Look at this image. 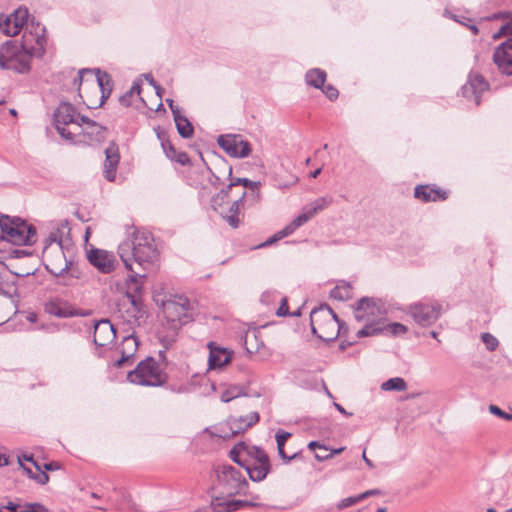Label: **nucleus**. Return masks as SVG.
<instances>
[{
	"instance_id": "39448f33",
	"label": "nucleus",
	"mask_w": 512,
	"mask_h": 512,
	"mask_svg": "<svg viewBox=\"0 0 512 512\" xmlns=\"http://www.w3.org/2000/svg\"><path fill=\"white\" fill-rule=\"evenodd\" d=\"M153 258H121L125 267L131 272L125 281V295L122 302L118 304L119 312H122L127 303H134L135 306L143 301L144 279L146 275L142 270L146 265L151 264Z\"/></svg>"
},
{
	"instance_id": "680f3d73",
	"label": "nucleus",
	"mask_w": 512,
	"mask_h": 512,
	"mask_svg": "<svg viewBox=\"0 0 512 512\" xmlns=\"http://www.w3.org/2000/svg\"><path fill=\"white\" fill-rule=\"evenodd\" d=\"M167 103L169 104L170 110L173 113V111H177L178 114H181L180 108L177 105H174L173 100L167 99Z\"/></svg>"
},
{
	"instance_id": "0e129e2a",
	"label": "nucleus",
	"mask_w": 512,
	"mask_h": 512,
	"mask_svg": "<svg viewBox=\"0 0 512 512\" xmlns=\"http://www.w3.org/2000/svg\"><path fill=\"white\" fill-rule=\"evenodd\" d=\"M26 319L31 322V323H34L37 321V314L34 313V312H30L28 313V315L26 316Z\"/></svg>"
},
{
	"instance_id": "e433bc0d",
	"label": "nucleus",
	"mask_w": 512,
	"mask_h": 512,
	"mask_svg": "<svg viewBox=\"0 0 512 512\" xmlns=\"http://www.w3.org/2000/svg\"><path fill=\"white\" fill-rule=\"evenodd\" d=\"M250 449L251 447L246 446L245 443H239L230 450V458L241 467H244L245 459H242L241 454L245 453L247 455V451Z\"/></svg>"
},
{
	"instance_id": "6ab92c4d",
	"label": "nucleus",
	"mask_w": 512,
	"mask_h": 512,
	"mask_svg": "<svg viewBox=\"0 0 512 512\" xmlns=\"http://www.w3.org/2000/svg\"><path fill=\"white\" fill-rule=\"evenodd\" d=\"M93 342L96 346L104 347L116 338V330L110 320L102 319L93 324Z\"/></svg>"
},
{
	"instance_id": "69168bd1",
	"label": "nucleus",
	"mask_w": 512,
	"mask_h": 512,
	"mask_svg": "<svg viewBox=\"0 0 512 512\" xmlns=\"http://www.w3.org/2000/svg\"><path fill=\"white\" fill-rule=\"evenodd\" d=\"M86 252H87V256H99L98 253H100L101 250L94 249V248H91L90 250H88V248L86 247Z\"/></svg>"
},
{
	"instance_id": "9b49d317",
	"label": "nucleus",
	"mask_w": 512,
	"mask_h": 512,
	"mask_svg": "<svg viewBox=\"0 0 512 512\" xmlns=\"http://www.w3.org/2000/svg\"><path fill=\"white\" fill-rule=\"evenodd\" d=\"M81 117L72 104L61 102L54 112V124L58 133L65 139H74Z\"/></svg>"
},
{
	"instance_id": "58836bf2",
	"label": "nucleus",
	"mask_w": 512,
	"mask_h": 512,
	"mask_svg": "<svg viewBox=\"0 0 512 512\" xmlns=\"http://www.w3.org/2000/svg\"><path fill=\"white\" fill-rule=\"evenodd\" d=\"M19 464L26 471L28 476L35 480L38 484L44 485L49 481V476L46 472L39 469L34 473L30 468L21 463V458H19Z\"/></svg>"
},
{
	"instance_id": "72a5a7b5",
	"label": "nucleus",
	"mask_w": 512,
	"mask_h": 512,
	"mask_svg": "<svg viewBox=\"0 0 512 512\" xmlns=\"http://www.w3.org/2000/svg\"><path fill=\"white\" fill-rule=\"evenodd\" d=\"M245 195L246 192H243L242 196L238 200L233 201L229 209V214L224 217L227 223L233 228H237L239 225L238 214L240 208L243 207V198Z\"/></svg>"
},
{
	"instance_id": "7ed1b4c3",
	"label": "nucleus",
	"mask_w": 512,
	"mask_h": 512,
	"mask_svg": "<svg viewBox=\"0 0 512 512\" xmlns=\"http://www.w3.org/2000/svg\"><path fill=\"white\" fill-rule=\"evenodd\" d=\"M353 313L355 320L364 324L356 332L358 338L374 336L383 331L387 308L381 299L363 297L356 302Z\"/></svg>"
},
{
	"instance_id": "864d4df0",
	"label": "nucleus",
	"mask_w": 512,
	"mask_h": 512,
	"mask_svg": "<svg viewBox=\"0 0 512 512\" xmlns=\"http://www.w3.org/2000/svg\"><path fill=\"white\" fill-rule=\"evenodd\" d=\"M277 450L280 458L284 460L285 463H289L291 460L297 458V456L299 455L298 453H294L293 455L288 456L286 455L284 448H277Z\"/></svg>"
},
{
	"instance_id": "c756f323",
	"label": "nucleus",
	"mask_w": 512,
	"mask_h": 512,
	"mask_svg": "<svg viewBox=\"0 0 512 512\" xmlns=\"http://www.w3.org/2000/svg\"><path fill=\"white\" fill-rule=\"evenodd\" d=\"M129 307L125 309V320L130 324H139L146 315L144 302H139L137 307L134 303H128Z\"/></svg>"
},
{
	"instance_id": "6e6d98bb",
	"label": "nucleus",
	"mask_w": 512,
	"mask_h": 512,
	"mask_svg": "<svg viewBox=\"0 0 512 512\" xmlns=\"http://www.w3.org/2000/svg\"><path fill=\"white\" fill-rule=\"evenodd\" d=\"M488 410L491 414L499 417V418H502L504 417V413L505 411H503L500 407H498L497 405H494V404H491L489 405L488 407Z\"/></svg>"
},
{
	"instance_id": "b1692460",
	"label": "nucleus",
	"mask_w": 512,
	"mask_h": 512,
	"mask_svg": "<svg viewBox=\"0 0 512 512\" xmlns=\"http://www.w3.org/2000/svg\"><path fill=\"white\" fill-rule=\"evenodd\" d=\"M488 88V83L481 75H472L469 77L468 83L463 86V94L468 96L472 93L475 98L476 105L480 103V95Z\"/></svg>"
},
{
	"instance_id": "c85d7f7f",
	"label": "nucleus",
	"mask_w": 512,
	"mask_h": 512,
	"mask_svg": "<svg viewBox=\"0 0 512 512\" xmlns=\"http://www.w3.org/2000/svg\"><path fill=\"white\" fill-rule=\"evenodd\" d=\"M44 265L52 275L61 276L70 269L72 261L71 258H47Z\"/></svg>"
},
{
	"instance_id": "603ef678",
	"label": "nucleus",
	"mask_w": 512,
	"mask_h": 512,
	"mask_svg": "<svg viewBox=\"0 0 512 512\" xmlns=\"http://www.w3.org/2000/svg\"><path fill=\"white\" fill-rule=\"evenodd\" d=\"M172 160L182 165H185L186 163L189 162V157L185 152H176L175 158H173Z\"/></svg>"
},
{
	"instance_id": "052dcab7",
	"label": "nucleus",
	"mask_w": 512,
	"mask_h": 512,
	"mask_svg": "<svg viewBox=\"0 0 512 512\" xmlns=\"http://www.w3.org/2000/svg\"><path fill=\"white\" fill-rule=\"evenodd\" d=\"M5 509H8L10 510L11 512H20L18 511V508H19V505L18 504H15L11 501H9L5 506H4Z\"/></svg>"
},
{
	"instance_id": "6e6552de",
	"label": "nucleus",
	"mask_w": 512,
	"mask_h": 512,
	"mask_svg": "<svg viewBox=\"0 0 512 512\" xmlns=\"http://www.w3.org/2000/svg\"><path fill=\"white\" fill-rule=\"evenodd\" d=\"M75 249L67 221H59L52 224L42 240L43 255L71 256L75 253Z\"/></svg>"
},
{
	"instance_id": "5701e85b",
	"label": "nucleus",
	"mask_w": 512,
	"mask_h": 512,
	"mask_svg": "<svg viewBox=\"0 0 512 512\" xmlns=\"http://www.w3.org/2000/svg\"><path fill=\"white\" fill-rule=\"evenodd\" d=\"M414 196L423 202H436L447 199L448 194L435 185H418L415 188Z\"/></svg>"
},
{
	"instance_id": "f257e3e1",
	"label": "nucleus",
	"mask_w": 512,
	"mask_h": 512,
	"mask_svg": "<svg viewBox=\"0 0 512 512\" xmlns=\"http://www.w3.org/2000/svg\"><path fill=\"white\" fill-rule=\"evenodd\" d=\"M47 40L45 28L39 24L32 29H25L21 44L7 41L0 47V68L19 73L29 70L33 57H41L45 52Z\"/></svg>"
},
{
	"instance_id": "bb28decb",
	"label": "nucleus",
	"mask_w": 512,
	"mask_h": 512,
	"mask_svg": "<svg viewBox=\"0 0 512 512\" xmlns=\"http://www.w3.org/2000/svg\"><path fill=\"white\" fill-rule=\"evenodd\" d=\"M137 347L138 341L136 337H134L133 335H128L124 337L120 346L121 358L116 361L115 365L117 367H120L124 363L128 362L129 359L133 357L134 353L137 350Z\"/></svg>"
},
{
	"instance_id": "e2e57ef3",
	"label": "nucleus",
	"mask_w": 512,
	"mask_h": 512,
	"mask_svg": "<svg viewBox=\"0 0 512 512\" xmlns=\"http://www.w3.org/2000/svg\"><path fill=\"white\" fill-rule=\"evenodd\" d=\"M11 254H12L11 256H25V257L31 256V253L26 252V251H24V250H22V251H19V250H13V251L11 252Z\"/></svg>"
},
{
	"instance_id": "aec40b11",
	"label": "nucleus",
	"mask_w": 512,
	"mask_h": 512,
	"mask_svg": "<svg viewBox=\"0 0 512 512\" xmlns=\"http://www.w3.org/2000/svg\"><path fill=\"white\" fill-rule=\"evenodd\" d=\"M209 349L208 368L209 370L220 369L231 362L233 352L227 348L217 346L210 341L207 344Z\"/></svg>"
},
{
	"instance_id": "de8ad7c7",
	"label": "nucleus",
	"mask_w": 512,
	"mask_h": 512,
	"mask_svg": "<svg viewBox=\"0 0 512 512\" xmlns=\"http://www.w3.org/2000/svg\"><path fill=\"white\" fill-rule=\"evenodd\" d=\"M344 447H340V448H336V449H332L330 453H327L325 455H320L319 453H315V459L317 461H325V460H328L330 458H332L334 455L336 454H340L341 452L344 451Z\"/></svg>"
},
{
	"instance_id": "ddd939ff",
	"label": "nucleus",
	"mask_w": 512,
	"mask_h": 512,
	"mask_svg": "<svg viewBox=\"0 0 512 512\" xmlns=\"http://www.w3.org/2000/svg\"><path fill=\"white\" fill-rule=\"evenodd\" d=\"M249 460L245 459L244 469L249 478L254 482H260L266 478L271 470V464L267 453L259 447L253 446L247 451Z\"/></svg>"
},
{
	"instance_id": "f03ea898",
	"label": "nucleus",
	"mask_w": 512,
	"mask_h": 512,
	"mask_svg": "<svg viewBox=\"0 0 512 512\" xmlns=\"http://www.w3.org/2000/svg\"><path fill=\"white\" fill-rule=\"evenodd\" d=\"M215 472L217 483L214 489L217 495L212 500V506L216 512H232L245 505H255L248 501L225 499L245 493L247 490L248 482L239 469L230 464H222Z\"/></svg>"
},
{
	"instance_id": "ea45409f",
	"label": "nucleus",
	"mask_w": 512,
	"mask_h": 512,
	"mask_svg": "<svg viewBox=\"0 0 512 512\" xmlns=\"http://www.w3.org/2000/svg\"><path fill=\"white\" fill-rule=\"evenodd\" d=\"M279 294L280 293L276 290H266L261 294L260 302L268 308L271 306L275 307V304L279 299Z\"/></svg>"
},
{
	"instance_id": "bf43d9fd",
	"label": "nucleus",
	"mask_w": 512,
	"mask_h": 512,
	"mask_svg": "<svg viewBox=\"0 0 512 512\" xmlns=\"http://www.w3.org/2000/svg\"><path fill=\"white\" fill-rule=\"evenodd\" d=\"M21 463L23 464V461L31 462L37 470H39L38 464L34 461L33 457L31 455H23L20 457Z\"/></svg>"
},
{
	"instance_id": "f8f14e48",
	"label": "nucleus",
	"mask_w": 512,
	"mask_h": 512,
	"mask_svg": "<svg viewBox=\"0 0 512 512\" xmlns=\"http://www.w3.org/2000/svg\"><path fill=\"white\" fill-rule=\"evenodd\" d=\"M156 252L153 236L147 231H136L133 239L122 242L118 256H151Z\"/></svg>"
},
{
	"instance_id": "a18cd8bd",
	"label": "nucleus",
	"mask_w": 512,
	"mask_h": 512,
	"mask_svg": "<svg viewBox=\"0 0 512 512\" xmlns=\"http://www.w3.org/2000/svg\"><path fill=\"white\" fill-rule=\"evenodd\" d=\"M360 501H362V499H359L358 495L344 498L337 504V509L343 510L345 508H348L359 503Z\"/></svg>"
},
{
	"instance_id": "423d86ee",
	"label": "nucleus",
	"mask_w": 512,
	"mask_h": 512,
	"mask_svg": "<svg viewBox=\"0 0 512 512\" xmlns=\"http://www.w3.org/2000/svg\"><path fill=\"white\" fill-rule=\"evenodd\" d=\"M0 245L32 246L37 242L35 226L19 217L0 216Z\"/></svg>"
},
{
	"instance_id": "774afa93",
	"label": "nucleus",
	"mask_w": 512,
	"mask_h": 512,
	"mask_svg": "<svg viewBox=\"0 0 512 512\" xmlns=\"http://www.w3.org/2000/svg\"><path fill=\"white\" fill-rule=\"evenodd\" d=\"M362 459L364 460V462L366 463V465L368 467L372 468L374 466L372 461L366 456V452L365 451L362 454Z\"/></svg>"
},
{
	"instance_id": "4c0bfd02",
	"label": "nucleus",
	"mask_w": 512,
	"mask_h": 512,
	"mask_svg": "<svg viewBox=\"0 0 512 512\" xmlns=\"http://www.w3.org/2000/svg\"><path fill=\"white\" fill-rule=\"evenodd\" d=\"M330 297L336 300H346L351 297V286L349 284L337 285L330 292Z\"/></svg>"
},
{
	"instance_id": "412c9836",
	"label": "nucleus",
	"mask_w": 512,
	"mask_h": 512,
	"mask_svg": "<svg viewBox=\"0 0 512 512\" xmlns=\"http://www.w3.org/2000/svg\"><path fill=\"white\" fill-rule=\"evenodd\" d=\"M45 312L56 316L58 318H69L74 316H84V313H81L79 310L74 308L68 302L63 301L61 299H51L45 303L44 306Z\"/></svg>"
},
{
	"instance_id": "473e14b6",
	"label": "nucleus",
	"mask_w": 512,
	"mask_h": 512,
	"mask_svg": "<svg viewBox=\"0 0 512 512\" xmlns=\"http://www.w3.org/2000/svg\"><path fill=\"white\" fill-rule=\"evenodd\" d=\"M89 263L101 273H110L118 265L117 258H87Z\"/></svg>"
},
{
	"instance_id": "3c124183",
	"label": "nucleus",
	"mask_w": 512,
	"mask_h": 512,
	"mask_svg": "<svg viewBox=\"0 0 512 512\" xmlns=\"http://www.w3.org/2000/svg\"><path fill=\"white\" fill-rule=\"evenodd\" d=\"M390 328H391V332L394 335L405 334L408 331L407 327L401 323H392L390 325Z\"/></svg>"
},
{
	"instance_id": "5fc2aeb1",
	"label": "nucleus",
	"mask_w": 512,
	"mask_h": 512,
	"mask_svg": "<svg viewBox=\"0 0 512 512\" xmlns=\"http://www.w3.org/2000/svg\"><path fill=\"white\" fill-rule=\"evenodd\" d=\"M237 395L234 394L233 391L231 390H225L222 394H221V401L224 402V403H228L230 402L231 400H233L234 398H236Z\"/></svg>"
},
{
	"instance_id": "79ce46f5",
	"label": "nucleus",
	"mask_w": 512,
	"mask_h": 512,
	"mask_svg": "<svg viewBox=\"0 0 512 512\" xmlns=\"http://www.w3.org/2000/svg\"><path fill=\"white\" fill-rule=\"evenodd\" d=\"M333 202V198L329 195H325L322 197H319L309 203L313 207V211L316 213H319L325 209H327Z\"/></svg>"
},
{
	"instance_id": "f704fd0d",
	"label": "nucleus",
	"mask_w": 512,
	"mask_h": 512,
	"mask_svg": "<svg viewBox=\"0 0 512 512\" xmlns=\"http://www.w3.org/2000/svg\"><path fill=\"white\" fill-rule=\"evenodd\" d=\"M141 84L134 82L129 91L123 94L119 101L121 105L128 107L133 104L134 98H140Z\"/></svg>"
},
{
	"instance_id": "393cba45",
	"label": "nucleus",
	"mask_w": 512,
	"mask_h": 512,
	"mask_svg": "<svg viewBox=\"0 0 512 512\" xmlns=\"http://www.w3.org/2000/svg\"><path fill=\"white\" fill-rule=\"evenodd\" d=\"M259 421L258 412H251L245 416L232 417L229 419V425L232 434L244 432Z\"/></svg>"
},
{
	"instance_id": "c03bdc74",
	"label": "nucleus",
	"mask_w": 512,
	"mask_h": 512,
	"mask_svg": "<svg viewBox=\"0 0 512 512\" xmlns=\"http://www.w3.org/2000/svg\"><path fill=\"white\" fill-rule=\"evenodd\" d=\"M278 300H279L280 305L275 310L276 315L279 316V317L288 316L290 314V312H289L287 298L286 297H281L279 295V299Z\"/></svg>"
},
{
	"instance_id": "2eb2a0df",
	"label": "nucleus",
	"mask_w": 512,
	"mask_h": 512,
	"mask_svg": "<svg viewBox=\"0 0 512 512\" xmlns=\"http://www.w3.org/2000/svg\"><path fill=\"white\" fill-rule=\"evenodd\" d=\"M106 129L95 121L82 116L80 118L79 130L74 139H70L75 143H85L93 145L100 143L105 139Z\"/></svg>"
},
{
	"instance_id": "4468645a",
	"label": "nucleus",
	"mask_w": 512,
	"mask_h": 512,
	"mask_svg": "<svg viewBox=\"0 0 512 512\" xmlns=\"http://www.w3.org/2000/svg\"><path fill=\"white\" fill-rule=\"evenodd\" d=\"M441 305L427 302H418L408 307L407 313L420 326L427 327L435 323L441 315Z\"/></svg>"
},
{
	"instance_id": "49530a36",
	"label": "nucleus",
	"mask_w": 512,
	"mask_h": 512,
	"mask_svg": "<svg viewBox=\"0 0 512 512\" xmlns=\"http://www.w3.org/2000/svg\"><path fill=\"white\" fill-rule=\"evenodd\" d=\"M291 437V433L279 430L276 432L275 438L277 442V448H284L286 441Z\"/></svg>"
},
{
	"instance_id": "2f4dec72",
	"label": "nucleus",
	"mask_w": 512,
	"mask_h": 512,
	"mask_svg": "<svg viewBox=\"0 0 512 512\" xmlns=\"http://www.w3.org/2000/svg\"><path fill=\"white\" fill-rule=\"evenodd\" d=\"M326 77L327 75L324 70L313 68L306 72L305 80L309 86L320 89L323 87Z\"/></svg>"
},
{
	"instance_id": "09e8293b",
	"label": "nucleus",
	"mask_w": 512,
	"mask_h": 512,
	"mask_svg": "<svg viewBox=\"0 0 512 512\" xmlns=\"http://www.w3.org/2000/svg\"><path fill=\"white\" fill-rule=\"evenodd\" d=\"M323 93L330 99L335 100L338 98L339 92L338 90L333 87L332 85H326L321 88Z\"/></svg>"
},
{
	"instance_id": "4d7b16f0",
	"label": "nucleus",
	"mask_w": 512,
	"mask_h": 512,
	"mask_svg": "<svg viewBox=\"0 0 512 512\" xmlns=\"http://www.w3.org/2000/svg\"><path fill=\"white\" fill-rule=\"evenodd\" d=\"M308 448L310 450H316V449H319V450H323V451H328V448L326 445L324 444H321L320 442L318 441H311L308 443Z\"/></svg>"
},
{
	"instance_id": "a211bd4d",
	"label": "nucleus",
	"mask_w": 512,
	"mask_h": 512,
	"mask_svg": "<svg viewBox=\"0 0 512 512\" xmlns=\"http://www.w3.org/2000/svg\"><path fill=\"white\" fill-rule=\"evenodd\" d=\"M29 12L26 8H18L9 16L0 15V31L7 36H16L27 23Z\"/></svg>"
},
{
	"instance_id": "9d476101",
	"label": "nucleus",
	"mask_w": 512,
	"mask_h": 512,
	"mask_svg": "<svg viewBox=\"0 0 512 512\" xmlns=\"http://www.w3.org/2000/svg\"><path fill=\"white\" fill-rule=\"evenodd\" d=\"M127 380L140 386L158 387L165 383L166 375L153 357H147L128 372Z\"/></svg>"
},
{
	"instance_id": "c9c22d12",
	"label": "nucleus",
	"mask_w": 512,
	"mask_h": 512,
	"mask_svg": "<svg viewBox=\"0 0 512 512\" xmlns=\"http://www.w3.org/2000/svg\"><path fill=\"white\" fill-rule=\"evenodd\" d=\"M384 391H404L407 389L405 380L401 377L390 378L381 384Z\"/></svg>"
},
{
	"instance_id": "7c9ffc66",
	"label": "nucleus",
	"mask_w": 512,
	"mask_h": 512,
	"mask_svg": "<svg viewBox=\"0 0 512 512\" xmlns=\"http://www.w3.org/2000/svg\"><path fill=\"white\" fill-rule=\"evenodd\" d=\"M173 118L177 127V131L181 137L190 138L193 136V126L185 116L178 114L177 111H173Z\"/></svg>"
},
{
	"instance_id": "dca6fc26",
	"label": "nucleus",
	"mask_w": 512,
	"mask_h": 512,
	"mask_svg": "<svg viewBox=\"0 0 512 512\" xmlns=\"http://www.w3.org/2000/svg\"><path fill=\"white\" fill-rule=\"evenodd\" d=\"M217 143L227 155L234 158L248 157L252 151L250 143L241 135H220Z\"/></svg>"
},
{
	"instance_id": "13d9d810",
	"label": "nucleus",
	"mask_w": 512,
	"mask_h": 512,
	"mask_svg": "<svg viewBox=\"0 0 512 512\" xmlns=\"http://www.w3.org/2000/svg\"><path fill=\"white\" fill-rule=\"evenodd\" d=\"M379 494H381L380 490H378V489H371V490H367V491L359 494L358 498L364 500V499H366L369 496H375V495H379Z\"/></svg>"
},
{
	"instance_id": "a878e982",
	"label": "nucleus",
	"mask_w": 512,
	"mask_h": 512,
	"mask_svg": "<svg viewBox=\"0 0 512 512\" xmlns=\"http://www.w3.org/2000/svg\"><path fill=\"white\" fill-rule=\"evenodd\" d=\"M88 74L91 76V84L93 86H97L101 90V92H102L101 98L103 99L104 98V85L108 84V82H109L108 74L107 73L102 74L99 70H97L96 74L93 75L92 70L81 69V70H79L77 77L74 79V84L78 85L80 87L84 80L85 75H88Z\"/></svg>"
},
{
	"instance_id": "0eeeda50",
	"label": "nucleus",
	"mask_w": 512,
	"mask_h": 512,
	"mask_svg": "<svg viewBox=\"0 0 512 512\" xmlns=\"http://www.w3.org/2000/svg\"><path fill=\"white\" fill-rule=\"evenodd\" d=\"M157 305H160L164 318L176 333L181 326L193 321L195 315L194 304L183 295H174L168 299L154 298Z\"/></svg>"
},
{
	"instance_id": "1a4fd4ad",
	"label": "nucleus",
	"mask_w": 512,
	"mask_h": 512,
	"mask_svg": "<svg viewBox=\"0 0 512 512\" xmlns=\"http://www.w3.org/2000/svg\"><path fill=\"white\" fill-rule=\"evenodd\" d=\"M310 325L314 335L323 340H332L339 333L340 320L331 308L321 305L310 312Z\"/></svg>"
},
{
	"instance_id": "cd10ccee",
	"label": "nucleus",
	"mask_w": 512,
	"mask_h": 512,
	"mask_svg": "<svg viewBox=\"0 0 512 512\" xmlns=\"http://www.w3.org/2000/svg\"><path fill=\"white\" fill-rule=\"evenodd\" d=\"M236 185H243L244 187L248 188L252 192V195H253V198H254L255 202L260 201V199H261V193H260L261 182H259V181H251L248 178H234V179H231L229 185L227 186V190L226 191H221V193L223 194V197H226L227 194H228V191L233 186H236Z\"/></svg>"
},
{
	"instance_id": "4be33fe9",
	"label": "nucleus",
	"mask_w": 512,
	"mask_h": 512,
	"mask_svg": "<svg viewBox=\"0 0 512 512\" xmlns=\"http://www.w3.org/2000/svg\"><path fill=\"white\" fill-rule=\"evenodd\" d=\"M105 156L103 175L105 179L112 182L116 178L117 168L120 161L118 146L115 143H110L105 149Z\"/></svg>"
},
{
	"instance_id": "20e7f679",
	"label": "nucleus",
	"mask_w": 512,
	"mask_h": 512,
	"mask_svg": "<svg viewBox=\"0 0 512 512\" xmlns=\"http://www.w3.org/2000/svg\"><path fill=\"white\" fill-rule=\"evenodd\" d=\"M490 20H502L498 31L494 32L492 38L497 40L501 37H508L506 41L498 45L493 53V62L499 72L512 76V12H500L493 14Z\"/></svg>"
},
{
	"instance_id": "a19ab883",
	"label": "nucleus",
	"mask_w": 512,
	"mask_h": 512,
	"mask_svg": "<svg viewBox=\"0 0 512 512\" xmlns=\"http://www.w3.org/2000/svg\"><path fill=\"white\" fill-rule=\"evenodd\" d=\"M157 136L161 142V146L163 148V151L165 152L166 156L169 158V159H173L175 158V154H176V149L173 147V145L171 144V142L169 141L168 137L166 136L165 133L163 132H157Z\"/></svg>"
},
{
	"instance_id": "8fccbe9b",
	"label": "nucleus",
	"mask_w": 512,
	"mask_h": 512,
	"mask_svg": "<svg viewBox=\"0 0 512 512\" xmlns=\"http://www.w3.org/2000/svg\"><path fill=\"white\" fill-rule=\"evenodd\" d=\"M26 509L20 512H47V509L39 503H27Z\"/></svg>"
},
{
	"instance_id": "338daca9",
	"label": "nucleus",
	"mask_w": 512,
	"mask_h": 512,
	"mask_svg": "<svg viewBox=\"0 0 512 512\" xmlns=\"http://www.w3.org/2000/svg\"><path fill=\"white\" fill-rule=\"evenodd\" d=\"M15 274L19 277H25V276L34 274V270H25V271H21V272H15Z\"/></svg>"
},
{
	"instance_id": "37998d69",
	"label": "nucleus",
	"mask_w": 512,
	"mask_h": 512,
	"mask_svg": "<svg viewBox=\"0 0 512 512\" xmlns=\"http://www.w3.org/2000/svg\"><path fill=\"white\" fill-rule=\"evenodd\" d=\"M481 340L489 351H495L499 345L497 338L488 332L482 333Z\"/></svg>"
},
{
	"instance_id": "f3484780",
	"label": "nucleus",
	"mask_w": 512,
	"mask_h": 512,
	"mask_svg": "<svg viewBox=\"0 0 512 512\" xmlns=\"http://www.w3.org/2000/svg\"><path fill=\"white\" fill-rule=\"evenodd\" d=\"M317 213L313 211V207L310 204L305 205L299 215L294 218L286 227L277 232L274 236L267 239L265 242L261 243L257 247H264L271 245L272 243L280 240L288 235H291L296 229L307 223L310 219H312Z\"/></svg>"
}]
</instances>
